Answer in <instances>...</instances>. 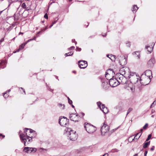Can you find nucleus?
<instances>
[{
    "label": "nucleus",
    "mask_w": 156,
    "mask_h": 156,
    "mask_svg": "<svg viewBox=\"0 0 156 156\" xmlns=\"http://www.w3.org/2000/svg\"><path fill=\"white\" fill-rule=\"evenodd\" d=\"M65 133L72 141H75L77 138V135L76 131L71 129L70 128H66L65 129Z\"/></svg>",
    "instance_id": "f257e3e1"
},
{
    "label": "nucleus",
    "mask_w": 156,
    "mask_h": 156,
    "mask_svg": "<svg viewBox=\"0 0 156 156\" xmlns=\"http://www.w3.org/2000/svg\"><path fill=\"white\" fill-rule=\"evenodd\" d=\"M25 132L26 133V135L24 134H22L20 135V138L22 140V142H23L24 143V145L25 146H26V141H27L26 137H29V136L32 135V133H31V132H33V130L30 129H25Z\"/></svg>",
    "instance_id": "f03ea898"
},
{
    "label": "nucleus",
    "mask_w": 156,
    "mask_h": 156,
    "mask_svg": "<svg viewBox=\"0 0 156 156\" xmlns=\"http://www.w3.org/2000/svg\"><path fill=\"white\" fill-rule=\"evenodd\" d=\"M144 75L145 76V79L147 80L146 82H143L142 79H140V81L141 84L143 85H147L150 82V77L152 75L151 71L149 70H146L144 72Z\"/></svg>",
    "instance_id": "7ed1b4c3"
},
{
    "label": "nucleus",
    "mask_w": 156,
    "mask_h": 156,
    "mask_svg": "<svg viewBox=\"0 0 156 156\" xmlns=\"http://www.w3.org/2000/svg\"><path fill=\"white\" fill-rule=\"evenodd\" d=\"M84 127L87 132L90 133H93L96 130L95 127L87 123H85Z\"/></svg>",
    "instance_id": "20e7f679"
},
{
    "label": "nucleus",
    "mask_w": 156,
    "mask_h": 156,
    "mask_svg": "<svg viewBox=\"0 0 156 156\" xmlns=\"http://www.w3.org/2000/svg\"><path fill=\"white\" fill-rule=\"evenodd\" d=\"M130 82L133 84H136L138 81L139 76L135 73H130L129 76H128Z\"/></svg>",
    "instance_id": "39448f33"
},
{
    "label": "nucleus",
    "mask_w": 156,
    "mask_h": 156,
    "mask_svg": "<svg viewBox=\"0 0 156 156\" xmlns=\"http://www.w3.org/2000/svg\"><path fill=\"white\" fill-rule=\"evenodd\" d=\"M59 123L62 126H68L69 125V120L66 117H63L59 119Z\"/></svg>",
    "instance_id": "423d86ee"
},
{
    "label": "nucleus",
    "mask_w": 156,
    "mask_h": 156,
    "mask_svg": "<svg viewBox=\"0 0 156 156\" xmlns=\"http://www.w3.org/2000/svg\"><path fill=\"white\" fill-rule=\"evenodd\" d=\"M109 129V126L107 124L104 123L101 129V135H105L106 133L108 132Z\"/></svg>",
    "instance_id": "0eeeda50"
},
{
    "label": "nucleus",
    "mask_w": 156,
    "mask_h": 156,
    "mask_svg": "<svg viewBox=\"0 0 156 156\" xmlns=\"http://www.w3.org/2000/svg\"><path fill=\"white\" fill-rule=\"evenodd\" d=\"M129 70L128 68L123 67L120 69L119 73L118 74H120L122 75L127 76L129 74Z\"/></svg>",
    "instance_id": "6e6552de"
},
{
    "label": "nucleus",
    "mask_w": 156,
    "mask_h": 156,
    "mask_svg": "<svg viewBox=\"0 0 156 156\" xmlns=\"http://www.w3.org/2000/svg\"><path fill=\"white\" fill-rule=\"evenodd\" d=\"M115 73L113 70L112 69H109L106 73L105 77L108 80L112 78L114 76Z\"/></svg>",
    "instance_id": "1a4fd4ad"
},
{
    "label": "nucleus",
    "mask_w": 156,
    "mask_h": 156,
    "mask_svg": "<svg viewBox=\"0 0 156 156\" xmlns=\"http://www.w3.org/2000/svg\"><path fill=\"white\" fill-rule=\"evenodd\" d=\"M97 104L100 109L105 114H106L108 112V111L107 108L105 107L104 105L101 104V103L100 102H98Z\"/></svg>",
    "instance_id": "9d476101"
},
{
    "label": "nucleus",
    "mask_w": 156,
    "mask_h": 156,
    "mask_svg": "<svg viewBox=\"0 0 156 156\" xmlns=\"http://www.w3.org/2000/svg\"><path fill=\"white\" fill-rule=\"evenodd\" d=\"M109 83L110 85L113 87H115L119 84L117 79L110 78L109 80Z\"/></svg>",
    "instance_id": "9b49d317"
},
{
    "label": "nucleus",
    "mask_w": 156,
    "mask_h": 156,
    "mask_svg": "<svg viewBox=\"0 0 156 156\" xmlns=\"http://www.w3.org/2000/svg\"><path fill=\"white\" fill-rule=\"evenodd\" d=\"M132 83L130 81H127V83L125 85L124 87L128 90H131L133 92L134 91V88L133 86Z\"/></svg>",
    "instance_id": "f8f14e48"
},
{
    "label": "nucleus",
    "mask_w": 156,
    "mask_h": 156,
    "mask_svg": "<svg viewBox=\"0 0 156 156\" xmlns=\"http://www.w3.org/2000/svg\"><path fill=\"white\" fill-rule=\"evenodd\" d=\"M117 58L119 59V62L121 65L123 66L126 64V59L125 57L123 56H119L117 57Z\"/></svg>",
    "instance_id": "ddd939ff"
},
{
    "label": "nucleus",
    "mask_w": 156,
    "mask_h": 156,
    "mask_svg": "<svg viewBox=\"0 0 156 156\" xmlns=\"http://www.w3.org/2000/svg\"><path fill=\"white\" fill-rule=\"evenodd\" d=\"M69 118L71 120L75 122L78 121L79 119V116L78 115L76 114H71L70 115Z\"/></svg>",
    "instance_id": "4468645a"
},
{
    "label": "nucleus",
    "mask_w": 156,
    "mask_h": 156,
    "mask_svg": "<svg viewBox=\"0 0 156 156\" xmlns=\"http://www.w3.org/2000/svg\"><path fill=\"white\" fill-rule=\"evenodd\" d=\"M79 66L81 68L84 69L87 67V62L83 60H80L78 62Z\"/></svg>",
    "instance_id": "2eb2a0df"
},
{
    "label": "nucleus",
    "mask_w": 156,
    "mask_h": 156,
    "mask_svg": "<svg viewBox=\"0 0 156 156\" xmlns=\"http://www.w3.org/2000/svg\"><path fill=\"white\" fill-rule=\"evenodd\" d=\"M155 62V59L154 58H152L148 62L147 65L150 67H152Z\"/></svg>",
    "instance_id": "dca6fc26"
},
{
    "label": "nucleus",
    "mask_w": 156,
    "mask_h": 156,
    "mask_svg": "<svg viewBox=\"0 0 156 156\" xmlns=\"http://www.w3.org/2000/svg\"><path fill=\"white\" fill-rule=\"evenodd\" d=\"M124 76L120 74H117L115 76V77L117 79V80L119 83L120 82V81L122 80V79L124 77Z\"/></svg>",
    "instance_id": "f3484780"
},
{
    "label": "nucleus",
    "mask_w": 156,
    "mask_h": 156,
    "mask_svg": "<svg viewBox=\"0 0 156 156\" xmlns=\"http://www.w3.org/2000/svg\"><path fill=\"white\" fill-rule=\"evenodd\" d=\"M31 39H30V40H29L27 42H26V43H23V44H22L21 45H20L19 47V49L17 51H14L13 52L14 53H16V52H19L20 50L22 49L24 47V46L25 45L27 44V43L28 42H29L30 41H31Z\"/></svg>",
    "instance_id": "a211bd4d"
},
{
    "label": "nucleus",
    "mask_w": 156,
    "mask_h": 156,
    "mask_svg": "<svg viewBox=\"0 0 156 156\" xmlns=\"http://www.w3.org/2000/svg\"><path fill=\"white\" fill-rule=\"evenodd\" d=\"M127 76H124V77L122 78V80L120 81V82L119 83V84L120 83L122 84H125L127 83L128 81L127 80V79L126 78V77Z\"/></svg>",
    "instance_id": "6ab92c4d"
},
{
    "label": "nucleus",
    "mask_w": 156,
    "mask_h": 156,
    "mask_svg": "<svg viewBox=\"0 0 156 156\" xmlns=\"http://www.w3.org/2000/svg\"><path fill=\"white\" fill-rule=\"evenodd\" d=\"M134 57L137 59H139L140 58V52L139 51H136L133 53Z\"/></svg>",
    "instance_id": "aec40b11"
},
{
    "label": "nucleus",
    "mask_w": 156,
    "mask_h": 156,
    "mask_svg": "<svg viewBox=\"0 0 156 156\" xmlns=\"http://www.w3.org/2000/svg\"><path fill=\"white\" fill-rule=\"evenodd\" d=\"M146 49L147 50V51L148 52V53H151L153 49L152 47L150 46H146Z\"/></svg>",
    "instance_id": "412c9836"
},
{
    "label": "nucleus",
    "mask_w": 156,
    "mask_h": 156,
    "mask_svg": "<svg viewBox=\"0 0 156 156\" xmlns=\"http://www.w3.org/2000/svg\"><path fill=\"white\" fill-rule=\"evenodd\" d=\"M23 151L26 153H30V148L25 147L23 150Z\"/></svg>",
    "instance_id": "4be33fe9"
},
{
    "label": "nucleus",
    "mask_w": 156,
    "mask_h": 156,
    "mask_svg": "<svg viewBox=\"0 0 156 156\" xmlns=\"http://www.w3.org/2000/svg\"><path fill=\"white\" fill-rule=\"evenodd\" d=\"M32 135L29 136V138L32 139V138H34L36 136V133L35 131H34L33 130V132H31V133Z\"/></svg>",
    "instance_id": "5701e85b"
},
{
    "label": "nucleus",
    "mask_w": 156,
    "mask_h": 156,
    "mask_svg": "<svg viewBox=\"0 0 156 156\" xmlns=\"http://www.w3.org/2000/svg\"><path fill=\"white\" fill-rule=\"evenodd\" d=\"M107 56L110 58L112 61H115V55H107Z\"/></svg>",
    "instance_id": "b1692460"
},
{
    "label": "nucleus",
    "mask_w": 156,
    "mask_h": 156,
    "mask_svg": "<svg viewBox=\"0 0 156 156\" xmlns=\"http://www.w3.org/2000/svg\"><path fill=\"white\" fill-rule=\"evenodd\" d=\"M108 84L107 82H104L102 83V86L104 88L106 89L108 87Z\"/></svg>",
    "instance_id": "393cba45"
},
{
    "label": "nucleus",
    "mask_w": 156,
    "mask_h": 156,
    "mask_svg": "<svg viewBox=\"0 0 156 156\" xmlns=\"http://www.w3.org/2000/svg\"><path fill=\"white\" fill-rule=\"evenodd\" d=\"M138 8L136 5H134L132 9V11L133 12H136L138 9Z\"/></svg>",
    "instance_id": "a878e982"
},
{
    "label": "nucleus",
    "mask_w": 156,
    "mask_h": 156,
    "mask_svg": "<svg viewBox=\"0 0 156 156\" xmlns=\"http://www.w3.org/2000/svg\"><path fill=\"white\" fill-rule=\"evenodd\" d=\"M142 133L140 132H139V133H137L135 135V136L134 137V138H136V139H138L141 135Z\"/></svg>",
    "instance_id": "bb28decb"
},
{
    "label": "nucleus",
    "mask_w": 156,
    "mask_h": 156,
    "mask_svg": "<svg viewBox=\"0 0 156 156\" xmlns=\"http://www.w3.org/2000/svg\"><path fill=\"white\" fill-rule=\"evenodd\" d=\"M150 141L147 142L144 144L143 147L144 148H145L148 147L150 144Z\"/></svg>",
    "instance_id": "cd10ccee"
},
{
    "label": "nucleus",
    "mask_w": 156,
    "mask_h": 156,
    "mask_svg": "<svg viewBox=\"0 0 156 156\" xmlns=\"http://www.w3.org/2000/svg\"><path fill=\"white\" fill-rule=\"evenodd\" d=\"M58 105L61 109H64L65 107V106L64 105H62L60 104H58Z\"/></svg>",
    "instance_id": "c85d7f7f"
},
{
    "label": "nucleus",
    "mask_w": 156,
    "mask_h": 156,
    "mask_svg": "<svg viewBox=\"0 0 156 156\" xmlns=\"http://www.w3.org/2000/svg\"><path fill=\"white\" fill-rule=\"evenodd\" d=\"M30 153L34 151V152H35L37 151V149L35 148H30Z\"/></svg>",
    "instance_id": "c756f323"
},
{
    "label": "nucleus",
    "mask_w": 156,
    "mask_h": 156,
    "mask_svg": "<svg viewBox=\"0 0 156 156\" xmlns=\"http://www.w3.org/2000/svg\"><path fill=\"white\" fill-rule=\"evenodd\" d=\"M134 139V137H133V136H131L129 137L128 140L129 142H132Z\"/></svg>",
    "instance_id": "7c9ffc66"
},
{
    "label": "nucleus",
    "mask_w": 156,
    "mask_h": 156,
    "mask_svg": "<svg viewBox=\"0 0 156 156\" xmlns=\"http://www.w3.org/2000/svg\"><path fill=\"white\" fill-rule=\"evenodd\" d=\"M133 110V109L132 108H129L127 110V115L129 113Z\"/></svg>",
    "instance_id": "2f4dec72"
},
{
    "label": "nucleus",
    "mask_w": 156,
    "mask_h": 156,
    "mask_svg": "<svg viewBox=\"0 0 156 156\" xmlns=\"http://www.w3.org/2000/svg\"><path fill=\"white\" fill-rule=\"evenodd\" d=\"M26 137L27 138H26V139L27 140V141H26V142L27 141L30 142L32 141L31 139L29 137ZM26 145H27L26 143Z\"/></svg>",
    "instance_id": "473e14b6"
},
{
    "label": "nucleus",
    "mask_w": 156,
    "mask_h": 156,
    "mask_svg": "<svg viewBox=\"0 0 156 156\" xmlns=\"http://www.w3.org/2000/svg\"><path fill=\"white\" fill-rule=\"evenodd\" d=\"M151 134H149L148 136V137L147 138V139L146 140V141H148V140H149L151 138Z\"/></svg>",
    "instance_id": "72a5a7b5"
},
{
    "label": "nucleus",
    "mask_w": 156,
    "mask_h": 156,
    "mask_svg": "<svg viewBox=\"0 0 156 156\" xmlns=\"http://www.w3.org/2000/svg\"><path fill=\"white\" fill-rule=\"evenodd\" d=\"M3 96L4 98H6L8 97L9 95L8 94H7V92H6L4 94Z\"/></svg>",
    "instance_id": "f704fd0d"
},
{
    "label": "nucleus",
    "mask_w": 156,
    "mask_h": 156,
    "mask_svg": "<svg viewBox=\"0 0 156 156\" xmlns=\"http://www.w3.org/2000/svg\"><path fill=\"white\" fill-rule=\"evenodd\" d=\"M148 124L147 123H146L145 125L144 126L143 128L144 129H146L148 126Z\"/></svg>",
    "instance_id": "c9c22d12"
},
{
    "label": "nucleus",
    "mask_w": 156,
    "mask_h": 156,
    "mask_svg": "<svg viewBox=\"0 0 156 156\" xmlns=\"http://www.w3.org/2000/svg\"><path fill=\"white\" fill-rule=\"evenodd\" d=\"M21 6L22 8H26V5L24 3H22Z\"/></svg>",
    "instance_id": "e433bc0d"
},
{
    "label": "nucleus",
    "mask_w": 156,
    "mask_h": 156,
    "mask_svg": "<svg viewBox=\"0 0 156 156\" xmlns=\"http://www.w3.org/2000/svg\"><path fill=\"white\" fill-rule=\"evenodd\" d=\"M68 102H69V103L70 104H71L72 103V101L71 100H70L69 98H68Z\"/></svg>",
    "instance_id": "4c0bfd02"
},
{
    "label": "nucleus",
    "mask_w": 156,
    "mask_h": 156,
    "mask_svg": "<svg viewBox=\"0 0 156 156\" xmlns=\"http://www.w3.org/2000/svg\"><path fill=\"white\" fill-rule=\"evenodd\" d=\"M76 50L77 51H80L81 50V48L77 47L76 49Z\"/></svg>",
    "instance_id": "58836bf2"
},
{
    "label": "nucleus",
    "mask_w": 156,
    "mask_h": 156,
    "mask_svg": "<svg viewBox=\"0 0 156 156\" xmlns=\"http://www.w3.org/2000/svg\"><path fill=\"white\" fill-rule=\"evenodd\" d=\"M74 48H75V47L74 46H72L71 47H70V48H69L68 49L69 50H71L72 49H74Z\"/></svg>",
    "instance_id": "ea45409f"
},
{
    "label": "nucleus",
    "mask_w": 156,
    "mask_h": 156,
    "mask_svg": "<svg viewBox=\"0 0 156 156\" xmlns=\"http://www.w3.org/2000/svg\"><path fill=\"white\" fill-rule=\"evenodd\" d=\"M69 53H70V54H71V52H69L68 53H66L65 55V56H70L71 55H68L69 54Z\"/></svg>",
    "instance_id": "a19ab883"
},
{
    "label": "nucleus",
    "mask_w": 156,
    "mask_h": 156,
    "mask_svg": "<svg viewBox=\"0 0 156 156\" xmlns=\"http://www.w3.org/2000/svg\"><path fill=\"white\" fill-rule=\"evenodd\" d=\"M44 17L45 18L48 19V16L47 13L45 14L44 16Z\"/></svg>",
    "instance_id": "79ce46f5"
},
{
    "label": "nucleus",
    "mask_w": 156,
    "mask_h": 156,
    "mask_svg": "<svg viewBox=\"0 0 156 156\" xmlns=\"http://www.w3.org/2000/svg\"><path fill=\"white\" fill-rule=\"evenodd\" d=\"M155 101L153 102V103L152 104V105L151 106V107L154 106L155 105H156V102L155 103Z\"/></svg>",
    "instance_id": "37998d69"
},
{
    "label": "nucleus",
    "mask_w": 156,
    "mask_h": 156,
    "mask_svg": "<svg viewBox=\"0 0 156 156\" xmlns=\"http://www.w3.org/2000/svg\"><path fill=\"white\" fill-rule=\"evenodd\" d=\"M142 79H142L143 80V81H143V82H147V80L145 79V77L144 78H142Z\"/></svg>",
    "instance_id": "c03bdc74"
},
{
    "label": "nucleus",
    "mask_w": 156,
    "mask_h": 156,
    "mask_svg": "<svg viewBox=\"0 0 156 156\" xmlns=\"http://www.w3.org/2000/svg\"><path fill=\"white\" fill-rule=\"evenodd\" d=\"M147 151H146L144 153V156H147Z\"/></svg>",
    "instance_id": "a18cd8bd"
},
{
    "label": "nucleus",
    "mask_w": 156,
    "mask_h": 156,
    "mask_svg": "<svg viewBox=\"0 0 156 156\" xmlns=\"http://www.w3.org/2000/svg\"><path fill=\"white\" fill-rule=\"evenodd\" d=\"M4 38H2L0 41V44H1V43L4 41Z\"/></svg>",
    "instance_id": "49530a36"
},
{
    "label": "nucleus",
    "mask_w": 156,
    "mask_h": 156,
    "mask_svg": "<svg viewBox=\"0 0 156 156\" xmlns=\"http://www.w3.org/2000/svg\"><path fill=\"white\" fill-rule=\"evenodd\" d=\"M127 46L129 47L130 45V44L129 43H126Z\"/></svg>",
    "instance_id": "de8ad7c7"
},
{
    "label": "nucleus",
    "mask_w": 156,
    "mask_h": 156,
    "mask_svg": "<svg viewBox=\"0 0 156 156\" xmlns=\"http://www.w3.org/2000/svg\"><path fill=\"white\" fill-rule=\"evenodd\" d=\"M102 156H108V154H104Z\"/></svg>",
    "instance_id": "09e8293b"
},
{
    "label": "nucleus",
    "mask_w": 156,
    "mask_h": 156,
    "mask_svg": "<svg viewBox=\"0 0 156 156\" xmlns=\"http://www.w3.org/2000/svg\"><path fill=\"white\" fill-rule=\"evenodd\" d=\"M154 146H153V147H152V148L151 149V151H153V150H154Z\"/></svg>",
    "instance_id": "8fccbe9b"
},
{
    "label": "nucleus",
    "mask_w": 156,
    "mask_h": 156,
    "mask_svg": "<svg viewBox=\"0 0 156 156\" xmlns=\"http://www.w3.org/2000/svg\"><path fill=\"white\" fill-rule=\"evenodd\" d=\"M53 24H51L50 27H49V28H51L53 25Z\"/></svg>",
    "instance_id": "3c124183"
},
{
    "label": "nucleus",
    "mask_w": 156,
    "mask_h": 156,
    "mask_svg": "<svg viewBox=\"0 0 156 156\" xmlns=\"http://www.w3.org/2000/svg\"><path fill=\"white\" fill-rule=\"evenodd\" d=\"M0 136H3V137H5V136L2 135V134H0Z\"/></svg>",
    "instance_id": "603ef678"
},
{
    "label": "nucleus",
    "mask_w": 156,
    "mask_h": 156,
    "mask_svg": "<svg viewBox=\"0 0 156 156\" xmlns=\"http://www.w3.org/2000/svg\"><path fill=\"white\" fill-rule=\"evenodd\" d=\"M56 21H55L54 22H53L52 23V24H55V23H56Z\"/></svg>",
    "instance_id": "864d4df0"
},
{
    "label": "nucleus",
    "mask_w": 156,
    "mask_h": 156,
    "mask_svg": "<svg viewBox=\"0 0 156 156\" xmlns=\"http://www.w3.org/2000/svg\"><path fill=\"white\" fill-rule=\"evenodd\" d=\"M73 52H71V54H70V53H69V54H68V55H73Z\"/></svg>",
    "instance_id": "5fc2aeb1"
},
{
    "label": "nucleus",
    "mask_w": 156,
    "mask_h": 156,
    "mask_svg": "<svg viewBox=\"0 0 156 156\" xmlns=\"http://www.w3.org/2000/svg\"><path fill=\"white\" fill-rule=\"evenodd\" d=\"M75 41V39H73L72 40V42H74Z\"/></svg>",
    "instance_id": "6e6d98bb"
},
{
    "label": "nucleus",
    "mask_w": 156,
    "mask_h": 156,
    "mask_svg": "<svg viewBox=\"0 0 156 156\" xmlns=\"http://www.w3.org/2000/svg\"><path fill=\"white\" fill-rule=\"evenodd\" d=\"M137 155H138V154H135L133 156H137Z\"/></svg>",
    "instance_id": "4d7b16f0"
},
{
    "label": "nucleus",
    "mask_w": 156,
    "mask_h": 156,
    "mask_svg": "<svg viewBox=\"0 0 156 156\" xmlns=\"http://www.w3.org/2000/svg\"><path fill=\"white\" fill-rule=\"evenodd\" d=\"M81 114L83 116L84 115V114L83 113H82Z\"/></svg>",
    "instance_id": "13d9d810"
},
{
    "label": "nucleus",
    "mask_w": 156,
    "mask_h": 156,
    "mask_svg": "<svg viewBox=\"0 0 156 156\" xmlns=\"http://www.w3.org/2000/svg\"><path fill=\"white\" fill-rule=\"evenodd\" d=\"M10 90H8L7 92H8V93H9V92H10Z\"/></svg>",
    "instance_id": "bf43d9fd"
},
{
    "label": "nucleus",
    "mask_w": 156,
    "mask_h": 156,
    "mask_svg": "<svg viewBox=\"0 0 156 156\" xmlns=\"http://www.w3.org/2000/svg\"><path fill=\"white\" fill-rule=\"evenodd\" d=\"M140 131H141V133H142V131H143V129H140Z\"/></svg>",
    "instance_id": "052dcab7"
},
{
    "label": "nucleus",
    "mask_w": 156,
    "mask_h": 156,
    "mask_svg": "<svg viewBox=\"0 0 156 156\" xmlns=\"http://www.w3.org/2000/svg\"><path fill=\"white\" fill-rule=\"evenodd\" d=\"M144 76V74H143V75H142V77H143Z\"/></svg>",
    "instance_id": "680f3d73"
},
{
    "label": "nucleus",
    "mask_w": 156,
    "mask_h": 156,
    "mask_svg": "<svg viewBox=\"0 0 156 156\" xmlns=\"http://www.w3.org/2000/svg\"><path fill=\"white\" fill-rule=\"evenodd\" d=\"M73 72L74 73H76V72H75V71H73Z\"/></svg>",
    "instance_id": "e2e57ef3"
},
{
    "label": "nucleus",
    "mask_w": 156,
    "mask_h": 156,
    "mask_svg": "<svg viewBox=\"0 0 156 156\" xmlns=\"http://www.w3.org/2000/svg\"><path fill=\"white\" fill-rule=\"evenodd\" d=\"M23 92H24V93H25V90H24L23 91Z\"/></svg>",
    "instance_id": "0e129e2a"
},
{
    "label": "nucleus",
    "mask_w": 156,
    "mask_h": 156,
    "mask_svg": "<svg viewBox=\"0 0 156 156\" xmlns=\"http://www.w3.org/2000/svg\"><path fill=\"white\" fill-rule=\"evenodd\" d=\"M72 106L73 108H74V106L73 105H72Z\"/></svg>",
    "instance_id": "69168bd1"
},
{
    "label": "nucleus",
    "mask_w": 156,
    "mask_h": 156,
    "mask_svg": "<svg viewBox=\"0 0 156 156\" xmlns=\"http://www.w3.org/2000/svg\"><path fill=\"white\" fill-rule=\"evenodd\" d=\"M75 44H77V42H75Z\"/></svg>",
    "instance_id": "338daca9"
},
{
    "label": "nucleus",
    "mask_w": 156,
    "mask_h": 156,
    "mask_svg": "<svg viewBox=\"0 0 156 156\" xmlns=\"http://www.w3.org/2000/svg\"><path fill=\"white\" fill-rule=\"evenodd\" d=\"M152 117H154V115H152V116H151Z\"/></svg>",
    "instance_id": "774afa93"
}]
</instances>
